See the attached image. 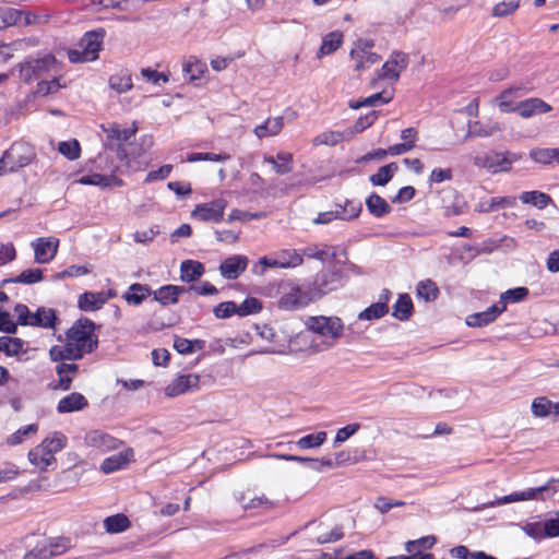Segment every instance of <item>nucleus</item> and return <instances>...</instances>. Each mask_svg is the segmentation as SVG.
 Listing matches in <instances>:
<instances>
[{"instance_id":"obj_63","label":"nucleus","mask_w":559,"mask_h":559,"mask_svg":"<svg viewBox=\"0 0 559 559\" xmlns=\"http://www.w3.org/2000/svg\"><path fill=\"white\" fill-rule=\"evenodd\" d=\"M337 211L341 212L340 219L349 221L358 217L361 212V204L353 201H346L344 206H338Z\"/></svg>"},{"instance_id":"obj_17","label":"nucleus","mask_w":559,"mask_h":559,"mask_svg":"<svg viewBox=\"0 0 559 559\" xmlns=\"http://www.w3.org/2000/svg\"><path fill=\"white\" fill-rule=\"evenodd\" d=\"M515 112L524 119L551 110V106L537 97H531L515 104Z\"/></svg>"},{"instance_id":"obj_4","label":"nucleus","mask_w":559,"mask_h":559,"mask_svg":"<svg viewBox=\"0 0 559 559\" xmlns=\"http://www.w3.org/2000/svg\"><path fill=\"white\" fill-rule=\"evenodd\" d=\"M57 60L52 55H45L41 58H27L17 64L19 78L25 83L38 80L49 72L57 70Z\"/></svg>"},{"instance_id":"obj_33","label":"nucleus","mask_w":559,"mask_h":559,"mask_svg":"<svg viewBox=\"0 0 559 559\" xmlns=\"http://www.w3.org/2000/svg\"><path fill=\"white\" fill-rule=\"evenodd\" d=\"M130 462V453L129 452H120L114 454L103 461L100 464V471L105 474H109L121 469L128 465Z\"/></svg>"},{"instance_id":"obj_23","label":"nucleus","mask_w":559,"mask_h":559,"mask_svg":"<svg viewBox=\"0 0 559 559\" xmlns=\"http://www.w3.org/2000/svg\"><path fill=\"white\" fill-rule=\"evenodd\" d=\"M57 320V316L53 309L40 307L36 312H31L27 318V325L29 326H38L44 329H52L55 326V322Z\"/></svg>"},{"instance_id":"obj_31","label":"nucleus","mask_w":559,"mask_h":559,"mask_svg":"<svg viewBox=\"0 0 559 559\" xmlns=\"http://www.w3.org/2000/svg\"><path fill=\"white\" fill-rule=\"evenodd\" d=\"M531 408L536 417H546L549 414L559 415V403H552L545 396L534 399Z\"/></svg>"},{"instance_id":"obj_59","label":"nucleus","mask_w":559,"mask_h":559,"mask_svg":"<svg viewBox=\"0 0 559 559\" xmlns=\"http://www.w3.org/2000/svg\"><path fill=\"white\" fill-rule=\"evenodd\" d=\"M38 431L37 424H29L16 430L14 433L8 437V444L17 445L24 441V439L29 435H35Z\"/></svg>"},{"instance_id":"obj_29","label":"nucleus","mask_w":559,"mask_h":559,"mask_svg":"<svg viewBox=\"0 0 559 559\" xmlns=\"http://www.w3.org/2000/svg\"><path fill=\"white\" fill-rule=\"evenodd\" d=\"M280 269H293L302 264V255L295 249H283L274 254Z\"/></svg>"},{"instance_id":"obj_12","label":"nucleus","mask_w":559,"mask_h":559,"mask_svg":"<svg viewBox=\"0 0 559 559\" xmlns=\"http://www.w3.org/2000/svg\"><path fill=\"white\" fill-rule=\"evenodd\" d=\"M4 154L11 164V169L15 170L29 165L36 156L34 147L24 142L13 143Z\"/></svg>"},{"instance_id":"obj_48","label":"nucleus","mask_w":559,"mask_h":559,"mask_svg":"<svg viewBox=\"0 0 559 559\" xmlns=\"http://www.w3.org/2000/svg\"><path fill=\"white\" fill-rule=\"evenodd\" d=\"M326 432L319 431L317 433L307 435L296 441V445L300 450L317 449L326 441Z\"/></svg>"},{"instance_id":"obj_39","label":"nucleus","mask_w":559,"mask_h":559,"mask_svg":"<svg viewBox=\"0 0 559 559\" xmlns=\"http://www.w3.org/2000/svg\"><path fill=\"white\" fill-rule=\"evenodd\" d=\"M368 211L376 217H382L390 213L391 206L379 194L372 193L366 200Z\"/></svg>"},{"instance_id":"obj_7","label":"nucleus","mask_w":559,"mask_h":559,"mask_svg":"<svg viewBox=\"0 0 559 559\" xmlns=\"http://www.w3.org/2000/svg\"><path fill=\"white\" fill-rule=\"evenodd\" d=\"M521 158L515 153L490 152L474 158V165L487 169L491 174L509 171L514 162Z\"/></svg>"},{"instance_id":"obj_3","label":"nucleus","mask_w":559,"mask_h":559,"mask_svg":"<svg viewBox=\"0 0 559 559\" xmlns=\"http://www.w3.org/2000/svg\"><path fill=\"white\" fill-rule=\"evenodd\" d=\"M305 325L309 332L321 336V345L326 347L335 345L345 330L342 319L336 316H312L306 320Z\"/></svg>"},{"instance_id":"obj_8","label":"nucleus","mask_w":559,"mask_h":559,"mask_svg":"<svg viewBox=\"0 0 559 559\" xmlns=\"http://www.w3.org/2000/svg\"><path fill=\"white\" fill-rule=\"evenodd\" d=\"M70 548V540L64 537L44 539L25 552L23 559H50L63 555Z\"/></svg>"},{"instance_id":"obj_34","label":"nucleus","mask_w":559,"mask_h":559,"mask_svg":"<svg viewBox=\"0 0 559 559\" xmlns=\"http://www.w3.org/2000/svg\"><path fill=\"white\" fill-rule=\"evenodd\" d=\"M131 523L127 515L117 513L104 520L105 531L109 534H119L127 531Z\"/></svg>"},{"instance_id":"obj_58","label":"nucleus","mask_w":559,"mask_h":559,"mask_svg":"<svg viewBox=\"0 0 559 559\" xmlns=\"http://www.w3.org/2000/svg\"><path fill=\"white\" fill-rule=\"evenodd\" d=\"M141 76L148 83L160 86L162 84H166L169 82V74L164 72H158L151 68L141 69Z\"/></svg>"},{"instance_id":"obj_6","label":"nucleus","mask_w":559,"mask_h":559,"mask_svg":"<svg viewBox=\"0 0 559 559\" xmlns=\"http://www.w3.org/2000/svg\"><path fill=\"white\" fill-rule=\"evenodd\" d=\"M559 491V479H551L547 484L537 487V488H528L523 491H518L510 493L508 496H503L497 499L491 506H502L507 503L525 501V500H534L540 496L542 500L555 495Z\"/></svg>"},{"instance_id":"obj_44","label":"nucleus","mask_w":559,"mask_h":559,"mask_svg":"<svg viewBox=\"0 0 559 559\" xmlns=\"http://www.w3.org/2000/svg\"><path fill=\"white\" fill-rule=\"evenodd\" d=\"M22 10L13 8H0V29L22 23Z\"/></svg>"},{"instance_id":"obj_46","label":"nucleus","mask_w":559,"mask_h":559,"mask_svg":"<svg viewBox=\"0 0 559 559\" xmlns=\"http://www.w3.org/2000/svg\"><path fill=\"white\" fill-rule=\"evenodd\" d=\"M520 8V0H503L496 3L491 9L492 17H508L514 14Z\"/></svg>"},{"instance_id":"obj_13","label":"nucleus","mask_w":559,"mask_h":559,"mask_svg":"<svg viewBox=\"0 0 559 559\" xmlns=\"http://www.w3.org/2000/svg\"><path fill=\"white\" fill-rule=\"evenodd\" d=\"M199 382L200 377L198 374H179L168 383L164 392L167 397H176L197 391L199 389Z\"/></svg>"},{"instance_id":"obj_54","label":"nucleus","mask_w":559,"mask_h":559,"mask_svg":"<svg viewBox=\"0 0 559 559\" xmlns=\"http://www.w3.org/2000/svg\"><path fill=\"white\" fill-rule=\"evenodd\" d=\"M436 544L435 536H425L416 540H408L405 544L407 554L423 552L424 549H430Z\"/></svg>"},{"instance_id":"obj_47","label":"nucleus","mask_w":559,"mask_h":559,"mask_svg":"<svg viewBox=\"0 0 559 559\" xmlns=\"http://www.w3.org/2000/svg\"><path fill=\"white\" fill-rule=\"evenodd\" d=\"M346 138H348L347 132L345 133L342 131H326V132L318 134L316 138H313L312 144L314 146H319V145L334 146V145L338 144L340 142H342L343 140H345Z\"/></svg>"},{"instance_id":"obj_41","label":"nucleus","mask_w":559,"mask_h":559,"mask_svg":"<svg viewBox=\"0 0 559 559\" xmlns=\"http://www.w3.org/2000/svg\"><path fill=\"white\" fill-rule=\"evenodd\" d=\"M304 255L324 262L328 259H334L336 257V248L328 245H324L321 248L318 246H310L304 249Z\"/></svg>"},{"instance_id":"obj_43","label":"nucleus","mask_w":559,"mask_h":559,"mask_svg":"<svg viewBox=\"0 0 559 559\" xmlns=\"http://www.w3.org/2000/svg\"><path fill=\"white\" fill-rule=\"evenodd\" d=\"M399 167L395 163H390L378 169V171L370 176L369 180L373 186H385L397 171Z\"/></svg>"},{"instance_id":"obj_24","label":"nucleus","mask_w":559,"mask_h":559,"mask_svg":"<svg viewBox=\"0 0 559 559\" xmlns=\"http://www.w3.org/2000/svg\"><path fill=\"white\" fill-rule=\"evenodd\" d=\"M503 311H504V306H499L496 304L483 312H477V313H473V314L468 316L466 318V323L469 326L480 328V326L487 325V324L491 323L492 321H495L496 318Z\"/></svg>"},{"instance_id":"obj_38","label":"nucleus","mask_w":559,"mask_h":559,"mask_svg":"<svg viewBox=\"0 0 559 559\" xmlns=\"http://www.w3.org/2000/svg\"><path fill=\"white\" fill-rule=\"evenodd\" d=\"M102 129L107 134L108 140L117 141L118 143L128 141L136 132V128L122 129L117 123H110L107 127L102 126Z\"/></svg>"},{"instance_id":"obj_51","label":"nucleus","mask_w":559,"mask_h":559,"mask_svg":"<svg viewBox=\"0 0 559 559\" xmlns=\"http://www.w3.org/2000/svg\"><path fill=\"white\" fill-rule=\"evenodd\" d=\"M530 156L536 163L546 165L557 160L559 164V148H535L530 152Z\"/></svg>"},{"instance_id":"obj_28","label":"nucleus","mask_w":559,"mask_h":559,"mask_svg":"<svg viewBox=\"0 0 559 559\" xmlns=\"http://www.w3.org/2000/svg\"><path fill=\"white\" fill-rule=\"evenodd\" d=\"M284 127L283 117L267 118L263 123L257 126L253 130L254 134L259 138L277 135Z\"/></svg>"},{"instance_id":"obj_10","label":"nucleus","mask_w":559,"mask_h":559,"mask_svg":"<svg viewBox=\"0 0 559 559\" xmlns=\"http://www.w3.org/2000/svg\"><path fill=\"white\" fill-rule=\"evenodd\" d=\"M408 64L409 57L407 53L393 51L379 70L378 76L381 80L395 83L399 81L401 73L407 69Z\"/></svg>"},{"instance_id":"obj_18","label":"nucleus","mask_w":559,"mask_h":559,"mask_svg":"<svg viewBox=\"0 0 559 559\" xmlns=\"http://www.w3.org/2000/svg\"><path fill=\"white\" fill-rule=\"evenodd\" d=\"M340 282L338 274L335 272L318 273L313 283L310 284L312 293L318 294V299L323 295L336 289Z\"/></svg>"},{"instance_id":"obj_5","label":"nucleus","mask_w":559,"mask_h":559,"mask_svg":"<svg viewBox=\"0 0 559 559\" xmlns=\"http://www.w3.org/2000/svg\"><path fill=\"white\" fill-rule=\"evenodd\" d=\"M104 32H88L81 41L79 49L68 52L69 60L73 63L94 61L98 57L103 43Z\"/></svg>"},{"instance_id":"obj_20","label":"nucleus","mask_w":559,"mask_h":559,"mask_svg":"<svg viewBox=\"0 0 559 559\" xmlns=\"http://www.w3.org/2000/svg\"><path fill=\"white\" fill-rule=\"evenodd\" d=\"M186 292L188 289L183 286L169 284L153 290L152 295L155 301L166 307L176 305L179 301V296Z\"/></svg>"},{"instance_id":"obj_60","label":"nucleus","mask_w":559,"mask_h":559,"mask_svg":"<svg viewBox=\"0 0 559 559\" xmlns=\"http://www.w3.org/2000/svg\"><path fill=\"white\" fill-rule=\"evenodd\" d=\"M262 309L261 302L253 297L245 299L240 305H237V316L246 317L249 314L258 313Z\"/></svg>"},{"instance_id":"obj_19","label":"nucleus","mask_w":559,"mask_h":559,"mask_svg":"<svg viewBox=\"0 0 559 559\" xmlns=\"http://www.w3.org/2000/svg\"><path fill=\"white\" fill-rule=\"evenodd\" d=\"M526 91L524 87H510L502 91L496 98L495 103L501 112H515V100L523 97Z\"/></svg>"},{"instance_id":"obj_35","label":"nucleus","mask_w":559,"mask_h":559,"mask_svg":"<svg viewBox=\"0 0 559 559\" xmlns=\"http://www.w3.org/2000/svg\"><path fill=\"white\" fill-rule=\"evenodd\" d=\"M25 342L19 337L1 336L0 337V352L9 357L19 356L26 352Z\"/></svg>"},{"instance_id":"obj_11","label":"nucleus","mask_w":559,"mask_h":559,"mask_svg":"<svg viewBox=\"0 0 559 559\" xmlns=\"http://www.w3.org/2000/svg\"><path fill=\"white\" fill-rule=\"evenodd\" d=\"M227 206L225 199H215L211 202L198 204L191 213V216L201 222L219 223L224 217Z\"/></svg>"},{"instance_id":"obj_40","label":"nucleus","mask_w":559,"mask_h":559,"mask_svg":"<svg viewBox=\"0 0 559 559\" xmlns=\"http://www.w3.org/2000/svg\"><path fill=\"white\" fill-rule=\"evenodd\" d=\"M413 312V302L407 294L400 295L393 305L392 316L401 321L407 320Z\"/></svg>"},{"instance_id":"obj_16","label":"nucleus","mask_w":559,"mask_h":559,"mask_svg":"<svg viewBox=\"0 0 559 559\" xmlns=\"http://www.w3.org/2000/svg\"><path fill=\"white\" fill-rule=\"evenodd\" d=\"M248 263L249 260L246 255H230L222 261L219 273L226 280H236L246 271Z\"/></svg>"},{"instance_id":"obj_21","label":"nucleus","mask_w":559,"mask_h":559,"mask_svg":"<svg viewBox=\"0 0 559 559\" xmlns=\"http://www.w3.org/2000/svg\"><path fill=\"white\" fill-rule=\"evenodd\" d=\"M88 406L87 399L78 392L70 393L63 396L57 404V412L59 414L73 413L83 411Z\"/></svg>"},{"instance_id":"obj_1","label":"nucleus","mask_w":559,"mask_h":559,"mask_svg":"<svg viewBox=\"0 0 559 559\" xmlns=\"http://www.w3.org/2000/svg\"><path fill=\"white\" fill-rule=\"evenodd\" d=\"M94 323L88 320H78L67 332L66 344L71 359H81L85 354L97 347V337L94 334Z\"/></svg>"},{"instance_id":"obj_2","label":"nucleus","mask_w":559,"mask_h":559,"mask_svg":"<svg viewBox=\"0 0 559 559\" xmlns=\"http://www.w3.org/2000/svg\"><path fill=\"white\" fill-rule=\"evenodd\" d=\"M281 297L278 307L283 310H297L318 299V294L312 293L310 284H299L287 281L280 286Z\"/></svg>"},{"instance_id":"obj_45","label":"nucleus","mask_w":559,"mask_h":559,"mask_svg":"<svg viewBox=\"0 0 559 559\" xmlns=\"http://www.w3.org/2000/svg\"><path fill=\"white\" fill-rule=\"evenodd\" d=\"M520 200L525 204H532L538 209H545L551 202V198L540 191L523 192L520 195Z\"/></svg>"},{"instance_id":"obj_32","label":"nucleus","mask_w":559,"mask_h":559,"mask_svg":"<svg viewBox=\"0 0 559 559\" xmlns=\"http://www.w3.org/2000/svg\"><path fill=\"white\" fill-rule=\"evenodd\" d=\"M343 43V34L341 32H331L322 39V45L317 52V57L321 59L323 56L331 55L336 51Z\"/></svg>"},{"instance_id":"obj_15","label":"nucleus","mask_w":559,"mask_h":559,"mask_svg":"<svg viewBox=\"0 0 559 559\" xmlns=\"http://www.w3.org/2000/svg\"><path fill=\"white\" fill-rule=\"evenodd\" d=\"M84 442L87 447L94 448L100 452L116 450L121 443L118 439L100 430L87 432L84 437Z\"/></svg>"},{"instance_id":"obj_27","label":"nucleus","mask_w":559,"mask_h":559,"mask_svg":"<svg viewBox=\"0 0 559 559\" xmlns=\"http://www.w3.org/2000/svg\"><path fill=\"white\" fill-rule=\"evenodd\" d=\"M265 163L272 165L274 171L278 175H286L293 170V154L288 152H278L276 156H266Z\"/></svg>"},{"instance_id":"obj_22","label":"nucleus","mask_w":559,"mask_h":559,"mask_svg":"<svg viewBox=\"0 0 559 559\" xmlns=\"http://www.w3.org/2000/svg\"><path fill=\"white\" fill-rule=\"evenodd\" d=\"M27 457L29 463L41 472L47 471L49 466L57 463L56 457L48 453L41 442L28 452Z\"/></svg>"},{"instance_id":"obj_56","label":"nucleus","mask_w":559,"mask_h":559,"mask_svg":"<svg viewBox=\"0 0 559 559\" xmlns=\"http://www.w3.org/2000/svg\"><path fill=\"white\" fill-rule=\"evenodd\" d=\"M58 151L68 159L75 160L80 157L81 147L79 141L74 139L71 141L60 142L58 145Z\"/></svg>"},{"instance_id":"obj_26","label":"nucleus","mask_w":559,"mask_h":559,"mask_svg":"<svg viewBox=\"0 0 559 559\" xmlns=\"http://www.w3.org/2000/svg\"><path fill=\"white\" fill-rule=\"evenodd\" d=\"M79 370V366L73 362H60L56 367V372L59 377V382L56 389L68 391L71 388L72 381Z\"/></svg>"},{"instance_id":"obj_37","label":"nucleus","mask_w":559,"mask_h":559,"mask_svg":"<svg viewBox=\"0 0 559 559\" xmlns=\"http://www.w3.org/2000/svg\"><path fill=\"white\" fill-rule=\"evenodd\" d=\"M204 272V266L202 263L197 261L187 260L181 263L180 266V278L183 282H194L200 276H202Z\"/></svg>"},{"instance_id":"obj_64","label":"nucleus","mask_w":559,"mask_h":559,"mask_svg":"<svg viewBox=\"0 0 559 559\" xmlns=\"http://www.w3.org/2000/svg\"><path fill=\"white\" fill-rule=\"evenodd\" d=\"M556 518H549L543 521V532L545 538H552L559 536V512Z\"/></svg>"},{"instance_id":"obj_49","label":"nucleus","mask_w":559,"mask_h":559,"mask_svg":"<svg viewBox=\"0 0 559 559\" xmlns=\"http://www.w3.org/2000/svg\"><path fill=\"white\" fill-rule=\"evenodd\" d=\"M81 185H91V186H99V187H108L112 182L115 185H121V180L117 179L114 176H105L100 174H92L87 176H82L78 180Z\"/></svg>"},{"instance_id":"obj_25","label":"nucleus","mask_w":559,"mask_h":559,"mask_svg":"<svg viewBox=\"0 0 559 559\" xmlns=\"http://www.w3.org/2000/svg\"><path fill=\"white\" fill-rule=\"evenodd\" d=\"M153 290L150 286L133 283L123 293L122 298L129 306H140L147 297L152 296Z\"/></svg>"},{"instance_id":"obj_50","label":"nucleus","mask_w":559,"mask_h":559,"mask_svg":"<svg viewBox=\"0 0 559 559\" xmlns=\"http://www.w3.org/2000/svg\"><path fill=\"white\" fill-rule=\"evenodd\" d=\"M43 280V271L40 269H28L23 271L20 275L13 278L4 280L2 285L5 283H22V284H35Z\"/></svg>"},{"instance_id":"obj_55","label":"nucleus","mask_w":559,"mask_h":559,"mask_svg":"<svg viewBox=\"0 0 559 559\" xmlns=\"http://www.w3.org/2000/svg\"><path fill=\"white\" fill-rule=\"evenodd\" d=\"M438 294V286L431 280L421 281L417 285V295L426 301L435 300Z\"/></svg>"},{"instance_id":"obj_30","label":"nucleus","mask_w":559,"mask_h":559,"mask_svg":"<svg viewBox=\"0 0 559 559\" xmlns=\"http://www.w3.org/2000/svg\"><path fill=\"white\" fill-rule=\"evenodd\" d=\"M105 305L104 296L97 292H86L79 296L78 306L82 311H95Z\"/></svg>"},{"instance_id":"obj_42","label":"nucleus","mask_w":559,"mask_h":559,"mask_svg":"<svg viewBox=\"0 0 559 559\" xmlns=\"http://www.w3.org/2000/svg\"><path fill=\"white\" fill-rule=\"evenodd\" d=\"M67 442V437L59 431L50 433L41 441L44 448H46L48 453H51L53 456L66 448Z\"/></svg>"},{"instance_id":"obj_61","label":"nucleus","mask_w":559,"mask_h":559,"mask_svg":"<svg viewBox=\"0 0 559 559\" xmlns=\"http://www.w3.org/2000/svg\"><path fill=\"white\" fill-rule=\"evenodd\" d=\"M521 530L535 540L544 539L543 521L525 522L520 525Z\"/></svg>"},{"instance_id":"obj_36","label":"nucleus","mask_w":559,"mask_h":559,"mask_svg":"<svg viewBox=\"0 0 559 559\" xmlns=\"http://www.w3.org/2000/svg\"><path fill=\"white\" fill-rule=\"evenodd\" d=\"M108 83L109 87L118 94L126 93L133 87L132 78L128 70H121L120 72L111 75Z\"/></svg>"},{"instance_id":"obj_52","label":"nucleus","mask_w":559,"mask_h":559,"mask_svg":"<svg viewBox=\"0 0 559 559\" xmlns=\"http://www.w3.org/2000/svg\"><path fill=\"white\" fill-rule=\"evenodd\" d=\"M389 312V307L385 302H376L362 310L358 314L359 320H377L384 317Z\"/></svg>"},{"instance_id":"obj_14","label":"nucleus","mask_w":559,"mask_h":559,"mask_svg":"<svg viewBox=\"0 0 559 559\" xmlns=\"http://www.w3.org/2000/svg\"><path fill=\"white\" fill-rule=\"evenodd\" d=\"M35 261L40 264L50 262L58 252L59 239L56 237H40L32 242Z\"/></svg>"},{"instance_id":"obj_57","label":"nucleus","mask_w":559,"mask_h":559,"mask_svg":"<svg viewBox=\"0 0 559 559\" xmlns=\"http://www.w3.org/2000/svg\"><path fill=\"white\" fill-rule=\"evenodd\" d=\"M206 71V64L199 60H191L185 63L183 72L188 75L190 82H194Z\"/></svg>"},{"instance_id":"obj_62","label":"nucleus","mask_w":559,"mask_h":559,"mask_svg":"<svg viewBox=\"0 0 559 559\" xmlns=\"http://www.w3.org/2000/svg\"><path fill=\"white\" fill-rule=\"evenodd\" d=\"M377 119V112L370 111L366 116L360 117L356 120L352 130L347 131V136L350 138L353 134L360 133L368 127H370Z\"/></svg>"},{"instance_id":"obj_53","label":"nucleus","mask_w":559,"mask_h":559,"mask_svg":"<svg viewBox=\"0 0 559 559\" xmlns=\"http://www.w3.org/2000/svg\"><path fill=\"white\" fill-rule=\"evenodd\" d=\"M528 295V289L526 287H516L513 289H508L502 293L500 296V300L497 305L504 306L507 308L508 302H519L523 300Z\"/></svg>"},{"instance_id":"obj_9","label":"nucleus","mask_w":559,"mask_h":559,"mask_svg":"<svg viewBox=\"0 0 559 559\" xmlns=\"http://www.w3.org/2000/svg\"><path fill=\"white\" fill-rule=\"evenodd\" d=\"M373 47V39L359 38L355 41L354 47L349 52V57L354 61V71H364L370 66L379 62L380 56L371 51Z\"/></svg>"}]
</instances>
